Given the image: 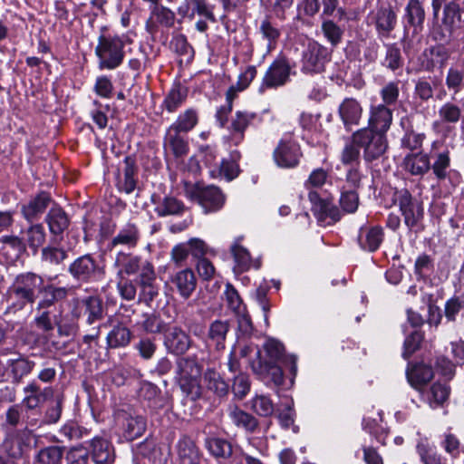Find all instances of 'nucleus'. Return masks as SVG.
<instances>
[{"label":"nucleus","instance_id":"nucleus-19","mask_svg":"<svg viewBox=\"0 0 464 464\" xmlns=\"http://www.w3.org/2000/svg\"><path fill=\"white\" fill-rule=\"evenodd\" d=\"M339 116L346 130L359 124L363 109L359 101L354 98H345L338 109Z\"/></svg>","mask_w":464,"mask_h":464},{"label":"nucleus","instance_id":"nucleus-7","mask_svg":"<svg viewBox=\"0 0 464 464\" xmlns=\"http://www.w3.org/2000/svg\"><path fill=\"white\" fill-rule=\"evenodd\" d=\"M70 314L73 319L85 318L86 324H93L103 318L104 307L99 295L74 297L70 303Z\"/></svg>","mask_w":464,"mask_h":464},{"label":"nucleus","instance_id":"nucleus-39","mask_svg":"<svg viewBox=\"0 0 464 464\" xmlns=\"http://www.w3.org/2000/svg\"><path fill=\"white\" fill-rule=\"evenodd\" d=\"M404 17L415 33L421 31L425 20V11L421 3L419 0H410L405 7Z\"/></svg>","mask_w":464,"mask_h":464},{"label":"nucleus","instance_id":"nucleus-41","mask_svg":"<svg viewBox=\"0 0 464 464\" xmlns=\"http://www.w3.org/2000/svg\"><path fill=\"white\" fill-rule=\"evenodd\" d=\"M227 414L231 421L237 427H241L247 431L253 432L258 422L251 414L240 410L236 405H230L227 409Z\"/></svg>","mask_w":464,"mask_h":464},{"label":"nucleus","instance_id":"nucleus-37","mask_svg":"<svg viewBox=\"0 0 464 464\" xmlns=\"http://www.w3.org/2000/svg\"><path fill=\"white\" fill-rule=\"evenodd\" d=\"M42 296L37 304V310L48 308L54 303L63 300L68 295V289L65 287H58L53 285H44L41 290Z\"/></svg>","mask_w":464,"mask_h":464},{"label":"nucleus","instance_id":"nucleus-38","mask_svg":"<svg viewBox=\"0 0 464 464\" xmlns=\"http://www.w3.org/2000/svg\"><path fill=\"white\" fill-rule=\"evenodd\" d=\"M462 9L457 2H449L444 5L441 24L450 34L457 28L461 22Z\"/></svg>","mask_w":464,"mask_h":464},{"label":"nucleus","instance_id":"nucleus-3","mask_svg":"<svg viewBox=\"0 0 464 464\" xmlns=\"http://www.w3.org/2000/svg\"><path fill=\"white\" fill-rule=\"evenodd\" d=\"M203 365L196 355L181 356L176 361L175 379L183 392L192 399L201 394L200 380Z\"/></svg>","mask_w":464,"mask_h":464},{"label":"nucleus","instance_id":"nucleus-59","mask_svg":"<svg viewBox=\"0 0 464 464\" xmlns=\"http://www.w3.org/2000/svg\"><path fill=\"white\" fill-rule=\"evenodd\" d=\"M63 397L62 395L56 396L50 401L44 417V423L53 424L60 420L63 411Z\"/></svg>","mask_w":464,"mask_h":464},{"label":"nucleus","instance_id":"nucleus-13","mask_svg":"<svg viewBox=\"0 0 464 464\" xmlns=\"http://www.w3.org/2000/svg\"><path fill=\"white\" fill-rule=\"evenodd\" d=\"M464 118V102H444L438 110V119L432 123L436 131L450 130Z\"/></svg>","mask_w":464,"mask_h":464},{"label":"nucleus","instance_id":"nucleus-16","mask_svg":"<svg viewBox=\"0 0 464 464\" xmlns=\"http://www.w3.org/2000/svg\"><path fill=\"white\" fill-rule=\"evenodd\" d=\"M180 131L169 126L163 139V148L166 153L172 154L176 159L186 156L188 152V141Z\"/></svg>","mask_w":464,"mask_h":464},{"label":"nucleus","instance_id":"nucleus-57","mask_svg":"<svg viewBox=\"0 0 464 464\" xmlns=\"http://www.w3.org/2000/svg\"><path fill=\"white\" fill-rule=\"evenodd\" d=\"M252 410L259 416L268 417L274 413L275 406L266 395H256L251 401Z\"/></svg>","mask_w":464,"mask_h":464},{"label":"nucleus","instance_id":"nucleus-31","mask_svg":"<svg viewBox=\"0 0 464 464\" xmlns=\"http://www.w3.org/2000/svg\"><path fill=\"white\" fill-rule=\"evenodd\" d=\"M132 339L131 331L123 324H114L106 336L107 348L118 349L130 344Z\"/></svg>","mask_w":464,"mask_h":464},{"label":"nucleus","instance_id":"nucleus-27","mask_svg":"<svg viewBox=\"0 0 464 464\" xmlns=\"http://www.w3.org/2000/svg\"><path fill=\"white\" fill-rule=\"evenodd\" d=\"M139 240L140 231L138 227L133 223H127L119 230L117 235L111 238L108 247L113 249L121 246L133 248L138 245Z\"/></svg>","mask_w":464,"mask_h":464},{"label":"nucleus","instance_id":"nucleus-15","mask_svg":"<svg viewBox=\"0 0 464 464\" xmlns=\"http://www.w3.org/2000/svg\"><path fill=\"white\" fill-rule=\"evenodd\" d=\"M312 211L319 222L331 225L340 219L339 209L328 199H322L316 191L308 194Z\"/></svg>","mask_w":464,"mask_h":464},{"label":"nucleus","instance_id":"nucleus-51","mask_svg":"<svg viewBox=\"0 0 464 464\" xmlns=\"http://www.w3.org/2000/svg\"><path fill=\"white\" fill-rule=\"evenodd\" d=\"M385 56L382 65L392 71H396L402 67L403 59L401 57V49L396 44H385Z\"/></svg>","mask_w":464,"mask_h":464},{"label":"nucleus","instance_id":"nucleus-20","mask_svg":"<svg viewBox=\"0 0 464 464\" xmlns=\"http://www.w3.org/2000/svg\"><path fill=\"white\" fill-rule=\"evenodd\" d=\"M90 455L94 464H112L115 453L111 442L102 437H94L90 441Z\"/></svg>","mask_w":464,"mask_h":464},{"label":"nucleus","instance_id":"nucleus-48","mask_svg":"<svg viewBox=\"0 0 464 464\" xmlns=\"http://www.w3.org/2000/svg\"><path fill=\"white\" fill-rule=\"evenodd\" d=\"M183 210V203L173 197H165L155 208V211L160 217L179 215L182 213Z\"/></svg>","mask_w":464,"mask_h":464},{"label":"nucleus","instance_id":"nucleus-28","mask_svg":"<svg viewBox=\"0 0 464 464\" xmlns=\"http://www.w3.org/2000/svg\"><path fill=\"white\" fill-rule=\"evenodd\" d=\"M142 259L139 256L120 251L117 253L114 266L117 268L118 277L131 276L140 270Z\"/></svg>","mask_w":464,"mask_h":464},{"label":"nucleus","instance_id":"nucleus-11","mask_svg":"<svg viewBox=\"0 0 464 464\" xmlns=\"http://www.w3.org/2000/svg\"><path fill=\"white\" fill-rule=\"evenodd\" d=\"M291 66L285 57H278L266 72L259 91L264 92L266 89L278 88L285 85L290 78Z\"/></svg>","mask_w":464,"mask_h":464},{"label":"nucleus","instance_id":"nucleus-24","mask_svg":"<svg viewBox=\"0 0 464 464\" xmlns=\"http://www.w3.org/2000/svg\"><path fill=\"white\" fill-rule=\"evenodd\" d=\"M23 392L24 397L22 403L26 409L34 410L53 394V389L50 387L41 389L35 381H32L23 388Z\"/></svg>","mask_w":464,"mask_h":464},{"label":"nucleus","instance_id":"nucleus-6","mask_svg":"<svg viewBox=\"0 0 464 464\" xmlns=\"http://www.w3.org/2000/svg\"><path fill=\"white\" fill-rule=\"evenodd\" d=\"M352 141L362 150L363 159L367 162L380 159L388 149L386 134L372 129L362 128L356 130L352 136Z\"/></svg>","mask_w":464,"mask_h":464},{"label":"nucleus","instance_id":"nucleus-60","mask_svg":"<svg viewBox=\"0 0 464 464\" xmlns=\"http://www.w3.org/2000/svg\"><path fill=\"white\" fill-rule=\"evenodd\" d=\"M140 287L139 302L150 305L152 301L159 295L160 286L155 282L138 284Z\"/></svg>","mask_w":464,"mask_h":464},{"label":"nucleus","instance_id":"nucleus-2","mask_svg":"<svg viewBox=\"0 0 464 464\" xmlns=\"http://www.w3.org/2000/svg\"><path fill=\"white\" fill-rule=\"evenodd\" d=\"M44 288V278L33 272L17 275L7 289L8 310L15 313L33 306Z\"/></svg>","mask_w":464,"mask_h":464},{"label":"nucleus","instance_id":"nucleus-47","mask_svg":"<svg viewBox=\"0 0 464 464\" xmlns=\"http://www.w3.org/2000/svg\"><path fill=\"white\" fill-rule=\"evenodd\" d=\"M204 379L208 389L214 392L218 396L222 397L228 392V384L221 378L220 374L213 369L205 372Z\"/></svg>","mask_w":464,"mask_h":464},{"label":"nucleus","instance_id":"nucleus-40","mask_svg":"<svg viewBox=\"0 0 464 464\" xmlns=\"http://www.w3.org/2000/svg\"><path fill=\"white\" fill-rule=\"evenodd\" d=\"M450 387L447 382H436L426 393V400L429 405L436 409L442 406L449 399Z\"/></svg>","mask_w":464,"mask_h":464},{"label":"nucleus","instance_id":"nucleus-23","mask_svg":"<svg viewBox=\"0 0 464 464\" xmlns=\"http://www.w3.org/2000/svg\"><path fill=\"white\" fill-rule=\"evenodd\" d=\"M138 396L140 400L147 401L150 408L159 410L164 408L168 399L154 383L143 381L140 384Z\"/></svg>","mask_w":464,"mask_h":464},{"label":"nucleus","instance_id":"nucleus-58","mask_svg":"<svg viewBox=\"0 0 464 464\" xmlns=\"http://www.w3.org/2000/svg\"><path fill=\"white\" fill-rule=\"evenodd\" d=\"M25 234L29 247L35 253L45 241V231L44 227L40 224L31 226Z\"/></svg>","mask_w":464,"mask_h":464},{"label":"nucleus","instance_id":"nucleus-12","mask_svg":"<svg viewBox=\"0 0 464 464\" xmlns=\"http://www.w3.org/2000/svg\"><path fill=\"white\" fill-rule=\"evenodd\" d=\"M302 157L300 146L290 136L280 140L273 152L276 164L280 168H295Z\"/></svg>","mask_w":464,"mask_h":464},{"label":"nucleus","instance_id":"nucleus-17","mask_svg":"<svg viewBox=\"0 0 464 464\" xmlns=\"http://www.w3.org/2000/svg\"><path fill=\"white\" fill-rule=\"evenodd\" d=\"M392 111L386 105H372L366 128L386 134L392 123Z\"/></svg>","mask_w":464,"mask_h":464},{"label":"nucleus","instance_id":"nucleus-4","mask_svg":"<svg viewBox=\"0 0 464 464\" xmlns=\"http://www.w3.org/2000/svg\"><path fill=\"white\" fill-rule=\"evenodd\" d=\"M332 59V51L319 42L309 39L304 45L300 58V71L305 75H316L325 71Z\"/></svg>","mask_w":464,"mask_h":464},{"label":"nucleus","instance_id":"nucleus-53","mask_svg":"<svg viewBox=\"0 0 464 464\" xmlns=\"http://www.w3.org/2000/svg\"><path fill=\"white\" fill-rule=\"evenodd\" d=\"M138 324L148 334H160L166 327V324L160 315L154 313L143 314L142 320Z\"/></svg>","mask_w":464,"mask_h":464},{"label":"nucleus","instance_id":"nucleus-61","mask_svg":"<svg viewBox=\"0 0 464 464\" xmlns=\"http://www.w3.org/2000/svg\"><path fill=\"white\" fill-rule=\"evenodd\" d=\"M340 205L347 213L355 212L359 206V197L356 190L343 187V191L340 198Z\"/></svg>","mask_w":464,"mask_h":464},{"label":"nucleus","instance_id":"nucleus-50","mask_svg":"<svg viewBox=\"0 0 464 464\" xmlns=\"http://www.w3.org/2000/svg\"><path fill=\"white\" fill-rule=\"evenodd\" d=\"M416 449L423 464H446L441 455L428 441H420Z\"/></svg>","mask_w":464,"mask_h":464},{"label":"nucleus","instance_id":"nucleus-36","mask_svg":"<svg viewBox=\"0 0 464 464\" xmlns=\"http://www.w3.org/2000/svg\"><path fill=\"white\" fill-rule=\"evenodd\" d=\"M397 16L392 8L382 7L375 15V28L380 36L388 37L395 28Z\"/></svg>","mask_w":464,"mask_h":464},{"label":"nucleus","instance_id":"nucleus-63","mask_svg":"<svg viewBox=\"0 0 464 464\" xmlns=\"http://www.w3.org/2000/svg\"><path fill=\"white\" fill-rule=\"evenodd\" d=\"M67 258V252L60 247L45 246L42 249V260L50 265H59Z\"/></svg>","mask_w":464,"mask_h":464},{"label":"nucleus","instance_id":"nucleus-14","mask_svg":"<svg viewBox=\"0 0 464 464\" xmlns=\"http://www.w3.org/2000/svg\"><path fill=\"white\" fill-rule=\"evenodd\" d=\"M68 272L77 281L87 283L97 279L100 268L92 256L83 255L69 266Z\"/></svg>","mask_w":464,"mask_h":464},{"label":"nucleus","instance_id":"nucleus-49","mask_svg":"<svg viewBox=\"0 0 464 464\" xmlns=\"http://www.w3.org/2000/svg\"><path fill=\"white\" fill-rule=\"evenodd\" d=\"M440 445L452 459H458L464 453V446L460 443L459 438L452 433H444L441 436Z\"/></svg>","mask_w":464,"mask_h":464},{"label":"nucleus","instance_id":"nucleus-42","mask_svg":"<svg viewBox=\"0 0 464 464\" xmlns=\"http://www.w3.org/2000/svg\"><path fill=\"white\" fill-rule=\"evenodd\" d=\"M46 221L50 232L54 235L62 234L70 223L67 214L59 207H53L50 209Z\"/></svg>","mask_w":464,"mask_h":464},{"label":"nucleus","instance_id":"nucleus-55","mask_svg":"<svg viewBox=\"0 0 464 464\" xmlns=\"http://www.w3.org/2000/svg\"><path fill=\"white\" fill-rule=\"evenodd\" d=\"M231 253L240 272L246 271L252 266V259L249 252L237 241L231 246Z\"/></svg>","mask_w":464,"mask_h":464},{"label":"nucleus","instance_id":"nucleus-35","mask_svg":"<svg viewBox=\"0 0 464 464\" xmlns=\"http://www.w3.org/2000/svg\"><path fill=\"white\" fill-rule=\"evenodd\" d=\"M6 365L11 370L14 382H20L24 376L31 373L35 363L21 354H14L7 360Z\"/></svg>","mask_w":464,"mask_h":464},{"label":"nucleus","instance_id":"nucleus-18","mask_svg":"<svg viewBox=\"0 0 464 464\" xmlns=\"http://www.w3.org/2000/svg\"><path fill=\"white\" fill-rule=\"evenodd\" d=\"M174 24L175 14L170 9L159 4L150 6V15L146 22V27L150 33H156L160 25L170 28Z\"/></svg>","mask_w":464,"mask_h":464},{"label":"nucleus","instance_id":"nucleus-5","mask_svg":"<svg viewBox=\"0 0 464 464\" xmlns=\"http://www.w3.org/2000/svg\"><path fill=\"white\" fill-rule=\"evenodd\" d=\"M124 43L117 35H101L95 47L98 66L101 70L118 68L124 58Z\"/></svg>","mask_w":464,"mask_h":464},{"label":"nucleus","instance_id":"nucleus-30","mask_svg":"<svg viewBox=\"0 0 464 464\" xmlns=\"http://www.w3.org/2000/svg\"><path fill=\"white\" fill-rule=\"evenodd\" d=\"M188 88L180 83H175L165 95L161 108L169 113L175 112L186 102Z\"/></svg>","mask_w":464,"mask_h":464},{"label":"nucleus","instance_id":"nucleus-54","mask_svg":"<svg viewBox=\"0 0 464 464\" xmlns=\"http://www.w3.org/2000/svg\"><path fill=\"white\" fill-rule=\"evenodd\" d=\"M63 449L59 446H49L42 449L37 455L40 464H61Z\"/></svg>","mask_w":464,"mask_h":464},{"label":"nucleus","instance_id":"nucleus-43","mask_svg":"<svg viewBox=\"0 0 464 464\" xmlns=\"http://www.w3.org/2000/svg\"><path fill=\"white\" fill-rule=\"evenodd\" d=\"M358 240L362 249L370 252L376 251L383 240L382 228L375 227L364 232L361 231Z\"/></svg>","mask_w":464,"mask_h":464},{"label":"nucleus","instance_id":"nucleus-56","mask_svg":"<svg viewBox=\"0 0 464 464\" xmlns=\"http://www.w3.org/2000/svg\"><path fill=\"white\" fill-rule=\"evenodd\" d=\"M445 84L449 91H452L454 94L459 93L464 87V71L457 67L449 68Z\"/></svg>","mask_w":464,"mask_h":464},{"label":"nucleus","instance_id":"nucleus-46","mask_svg":"<svg viewBox=\"0 0 464 464\" xmlns=\"http://www.w3.org/2000/svg\"><path fill=\"white\" fill-rule=\"evenodd\" d=\"M198 122V112L193 108H188L179 113L177 120L170 125L175 129L188 133L192 130Z\"/></svg>","mask_w":464,"mask_h":464},{"label":"nucleus","instance_id":"nucleus-26","mask_svg":"<svg viewBox=\"0 0 464 464\" xmlns=\"http://www.w3.org/2000/svg\"><path fill=\"white\" fill-rule=\"evenodd\" d=\"M230 330L228 320L217 319L208 326L207 334V343L213 345L216 350L221 351L225 349V341Z\"/></svg>","mask_w":464,"mask_h":464},{"label":"nucleus","instance_id":"nucleus-29","mask_svg":"<svg viewBox=\"0 0 464 464\" xmlns=\"http://www.w3.org/2000/svg\"><path fill=\"white\" fill-rule=\"evenodd\" d=\"M403 169L413 176H422L430 169L428 154L422 152H411L403 159Z\"/></svg>","mask_w":464,"mask_h":464},{"label":"nucleus","instance_id":"nucleus-32","mask_svg":"<svg viewBox=\"0 0 464 464\" xmlns=\"http://www.w3.org/2000/svg\"><path fill=\"white\" fill-rule=\"evenodd\" d=\"M178 456L180 464H199L201 461L200 452L195 442L184 437L177 444Z\"/></svg>","mask_w":464,"mask_h":464},{"label":"nucleus","instance_id":"nucleus-1","mask_svg":"<svg viewBox=\"0 0 464 464\" xmlns=\"http://www.w3.org/2000/svg\"><path fill=\"white\" fill-rule=\"evenodd\" d=\"M266 358L261 357L259 350L256 351V358L249 362L250 367L255 374L266 382H273L280 386L284 382V373L281 365L289 367L293 376L296 374V357L285 355L283 344L275 340L269 339L264 344Z\"/></svg>","mask_w":464,"mask_h":464},{"label":"nucleus","instance_id":"nucleus-52","mask_svg":"<svg viewBox=\"0 0 464 464\" xmlns=\"http://www.w3.org/2000/svg\"><path fill=\"white\" fill-rule=\"evenodd\" d=\"M146 430V420L141 416H130L126 419L125 437L128 440H135L140 437Z\"/></svg>","mask_w":464,"mask_h":464},{"label":"nucleus","instance_id":"nucleus-34","mask_svg":"<svg viewBox=\"0 0 464 464\" xmlns=\"http://www.w3.org/2000/svg\"><path fill=\"white\" fill-rule=\"evenodd\" d=\"M406 376L410 384L420 391L421 387L433 378V370L429 365L419 363L408 367Z\"/></svg>","mask_w":464,"mask_h":464},{"label":"nucleus","instance_id":"nucleus-8","mask_svg":"<svg viewBox=\"0 0 464 464\" xmlns=\"http://www.w3.org/2000/svg\"><path fill=\"white\" fill-rule=\"evenodd\" d=\"M186 194L200 205L206 213L219 210L225 203V196L215 186L192 185L187 188Z\"/></svg>","mask_w":464,"mask_h":464},{"label":"nucleus","instance_id":"nucleus-10","mask_svg":"<svg viewBox=\"0 0 464 464\" xmlns=\"http://www.w3.org/2000/svg\"><path fill=\"white\" fill-rule=\"evenodd\" d=\"M260 122L261 117L250 111H237L230 120L228 126V141L233 146L240 145L245 139L246 129L253 126L255 122Z\"/></svg>","mask_w":464,"mask_h":464},{"label":"nucleus","instance_id":"nucleus-22","mask_svg":"<svg viewBox=\"0 0 464 464\" xmlns=\"http://www.w3.org/2000/svg\"><path fill=\"white\" fill-rule=\"evenodd\" d=\"M28 444V436L24 430H13L6 434L2 449L12 459L21 458Z\"/></svg>","mask_w":464,"mask_h":464},{"label":"nucleus","instance_id":"nucleus-21","mask_svg":"<svg viewBox=\"0 0 464 464\" xmlns=\"http://www.w3.org/2000/svg\"><path fill=\"white\" fill-rule=\"evenodd\" d=\"M164 344L170 353L183 355L191 346V339L180 327H173L167 334Z\"/></svg>","mask_w":464,"mask_h":464},{"label":"nucleus","instance_id":"nucleus-9","mask_svg":"<svg viewBox=\"0 0 464 464\" xmlns=\"http://www.w3.org/2000/svg\"><path fill=\"white\" fill-rule=\"evenodd\" d=\"M394 201L400 208L405 225L411 229L419 227L424 215L422 204L414 200L407 189L397 190Z\"/></svg>","mask_w":464,"mask_h":464},{"label":"nucleus","instance_id":"nucleus-62","mask_svg":"<svg viewBox=\"0 0 464 464\" xmlns=\"http://www.w3.org/2000/svg\"><path fill=\"white\" fill-rule=\"evenodd\" d=\"M380 95L383 102L381 105H386V107H389L395 104L400 95L399 82H390L386 83L381 89Z\"/></svg>","mask_w":464,"mask_h":464},{"label":"nucleus","instance_id":"nucleus-33","mask_svg":"<svg viewBox=\"0 0 464 464\" xmlns=\"http://www.w3.org/2000/svg\"><path fill=\"white\" fill-rule=\"evenodd\" d=\"M51 196L46 192H41L32 198L27 204L23 205L22 213L25 219L32 221L37 218L51 203Z\"/></svg>","mask_w":464,"mask_h":464},{"label":"nucleus","instance_id":"nucleus-45","mask_svg":"<svg viewBox=\"0 0 464 464\" xmlns=\"http://www.w3.org/2000/svg\"><path fill=\"white\" fill-rule=\"evenodd\" d=\"M205 445L216 459H227L232 455V445L225 439L210 437L206 439Z\"/></svg>","mask_w":464,"mask_h":464},{"label":"nucleus","instance_id":"nucleus-64","mask_svg":"<svg viewBox=\"0 0 464 464\" xmlns=\"http://www.w3.org/2000/svg\"><path fill=\"white\" fill-rule=\"evenodd\" d=\"M225 297L227 307L236 314H239L246 310L237 291L229 284L227 285Z\"/></svg>","mask_w":464,"mask_h":464},{"label":"nucleus","instance_id":"nucleus-44","mask_svg":"<svg viewBox=\"0 0 464 464\" xmlns=\"http://www.w3.org/2000/svg\"><path fill=\"white\" fill-rule=\"evenodd\" d=\"M321 31L332 48L337 47L342 43L344 35V29L330 19L322 22Z\"/></svg>","mask_w":464,"mask_h":464},{"label":"nucleus","instance_id":"nucleus-25","mask_svg":"<svg viewBox=\"0 0 464 464\" xmlns=\"http://www.w3.org/2000/svg\"><path fill=\"white\" fill-rule=\"evenodd\" d=\"M170 283L175 286L179 295L188 299L196 289L197 279L191 269H183L174 274Z\"/></svg>","mask_w":464,"mask_h":464}]
</instances>
